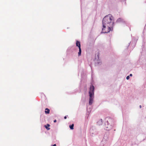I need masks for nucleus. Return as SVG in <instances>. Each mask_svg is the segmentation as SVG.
I'll return each mask as SVG.
<instances>
[{
  "mask_svg": "<svg viewBox=\"0 0 146 146\" xmlns=\"http://www.w3.org/2000/svg\"><path fill=\"white\" fill-rule=\"evenodd\" d=\"M66 116L64 117V119H66Z\"/></svg>",
  "mask_w": 146,
  "mask_h": 146,
  "instance_id": "18",
  "label": "nucleus"
},
{
  "mask_svg": "<svg viewBox=\"0 0 146 146\" xmlns=\"http://www.w3.org/2000/svg\"><path fill=\"white\" fill-rule=\"evenodd\" d=\"M132 76V74H130L129 75V76Z\"/></svg>",
  "mask_w": 146,
  "mask_h": 146,
  "instance_id": "15",
  "label": "nucleus"
},
{
  "mask_svg": "<svg viewBox=\"0 0 146 146\" xmlns=\"http://www.w3.org/2000/svg\"><path fill=\"white\" fill-rule=\"evenodd\" d=\"M91 111V108H87V115L88 114L89 115L90 113V112Z\"/></svg>",
  "mask_w": 146,
  "mask_h": 146,
  "instance_id": "11",
  "label": "nucleus"
},
{
  "mask_svg": "<svg viewBox=\"0 0 146 146\" xmlns=\"http://www.w3.org/2000/svg\"><path fill=\"white\" fill-rule=\"evenodd\" d=\"M95 63L97 65H100L101 64V62L100 60H97L95 62Z\"/></svg>",
  "mask_w": 146,
  "mask_h": 146,
  "instance_id": "8",
  "label": "nucleus"
},
{
  "mask_svg": "<svg viewBox=\"0 0 146 146\" xmlns=\"http://www.w3.org/2000/svg\"><path fill=\"white\" fill-rule=\"evenodd\" d=\"M47 126L46 125H45V127L47 129V130H49L50 129V128H48V127H49L50 126V125L48 124H47Z\"/></svg>",
  "mask_w": 146,
  "mask_h": 146,
  "instance_id": "13",
  "label": "nucleus"
},
{
  "mask_svg": "<svg viewBox=\"0 0 146 146\" xmlns=\"http://www.w3.org/2000/svg\"><path fill=\"white\" fill-rule=\"evenodd\" d=\"M53 146H56V144H54L53 145Z\"/></svg>",
  "mask_w": 146,
  "mask_h": 146,
  "instance_id": "17",
  "label": "nucleus"
},
{
  "mask_svg": "<svg viewBox=\"0 0 146 146\" xmlns=\"http://www.w3.org/2000/svg\"><path fill=\"white\" fill-rule=\"evenodd\" d=\"M114 21L111 15H108L106 16L102 20L103 28L102 33H107L113 29Z\"/></svg>",
  "mask_w": 146,
  "mask_h": 146,
  "instance_id": "1",
  "label": "nucleus"
},
{
  "mask_svg": "<svg viewBox=\"0 0 146 146\" xmlns=\"http://www.w3.org/2000/svg\"><path fill=\"white\" fill-rule=\"evenodd\" d=\"M94 87L93 85H91L90 88V91L89 92V95L90 94L91 96H94Z\"/></svg>",
  "mask_w": 146,
  "mask_h": 146,
  "instance_id": "4",
  "label": "nucleus"
},
{
  "mask_svg": "<svg viewBox=\"0 0 146 146\" xmlns=\"http://www.w3.org/2000/svg\"><path fill=\"white\" fill-rule=\"evenodd\" d=\"M54 122H56V119H55V120H54Z\"/></svg>",
  "mask_w": 146,
  "mask_h": 146,
  "instance_id": "16",
  "label": "nucleus"
},
{
  "mask_svg": "<svg viewBox=\"0 0 146 146\" xmlns=\"http://www.w3.org/2000/svg\"><path fill=\"white\" fill-rule=\"evenodd\" d=\"M76 46L78 47L79 48V52L78 53V56H80L81 55V49L80 47V42L78 41H77L76 42Z\"/></svg>",
  "mask_w": 146,
  "mask_h": 146,
  "instance_id": "5",
  "label": "nucleus"
},
{
  "mask_svg": "<svg viewBox=\"0 0 146 146\" xmlns=\"http://www.w3.org/2000/svg\"><path fill=\"white\" fill-rule=\"evenodd\" d=\"M49 112H50V110L49 109H48V108H46L45 109V113L48 114L49 113Z\"/></svg>",
  "mask_w": 146,
  "mask_h": 146,
  "instance_id": "10",
  "label": "nucleus"
},
{
  "mask_svg": "<svg viewBox=\"0 0 146 146\" xmlns=\"http://www.w3.org/2000/svg\"><path fill=\"white\" fill-rule=\"evenodd\" d=\"M106 122L104 123V129L107 131H109L113 127V120L112 118L108 117L106 118Z\"/></svg>",
  "mask_w": 146,
  "mask_h": 146,
  "instance_id": "2",
  "label": "nucleus"
},
{
  "mask_svg": "<svg viewBox=\"0 0 146 146\" xmlns=\"http://www.w3.org/2000/svg\"><path fill=\"white\" fill-rule=\"evenodd\" d=\"M90 133L92 136H94L98 133V131L96 127L92 126L90 129Z\"/></svg>",
  "mask_w": 146,
  "mask_h": 146,
  "instance_id": "3",
  "label": "nucleus"
},
{
  "mask_svg": "<svg viewBox=\"0 0 146 146\" xmlns=\"http://www.w3.org/2000/svg\"><path fill=\"white\" fill-rule=\"evenodd\" d=\"M139 107H140V108H141V106L140 105V106H139Z\"/></svg>",
  "mask_w": 146,
  "mask_h": 146,
  "instance_id": "19",
  "label": "nucleus"
},
{
  "mask_svg": "<svg viewBox=\"0 0 146 146\" xmlns=\"http://www.w3.org/2000/svg\"><path fill=\"white\" fill-rule=\"evenodd\" d=\"M103 121L102 119H100L97 122V124L99 125H100L102 124Z\"/></svg>",
  "mask_w": 146,
  "mask_h": 146,
  "instance_id": "7",
  "label": "nucleus"
},
{
  "mask_svg": "<svg viewBox=\"0 0 146 146\" xmlns=\"http://www.w3.org/2000/svg\"><path fill=\"white\" fill-rule=\"evenodd\" d=\"M123 19H122L121 18H119L117 19V20L116 22H123Z\"/></svg>",
  "mask_w": 146,
  "mask_h": 146,
  "instance_id": "9",
  "label": "nucleus"
},
{
  "mask_svg": "<svg viewBox=\"0 0 146 146\" xmlns=\"http://www.w3.org/2000/svg\"><path fill=\"white\" fill-rule=\"evenodd\" d=\"M74 126V125L73 124H72L71 125H69V127H70V129H73Z\"/></svg>",
  "mask_w": 146,
  "mask_h": 146,
  "instance_id": "12",
  "label": "nucleus"
},
{
  "mask_svg": "<svg viewBox=\"0 0 146 146\" xmlns=\"http://www.w3.org/2000/svg\"><path fill=\"white\" fill-rule=\"evenodd\" d=\"M94 98V96H91V94L89 95V105H90L92 104Z\"/></svg>",
  "mask_w": 146,
  "mask_h": 146,
  "instance_id": "6",
  "label": "nucleus"
},
{
  "mask_svg": "<svg viewBox=\"0 0 146 146\" xmlns=\"http://www.w3.org/2000/svg\"><path fill=\"white\" fill-rule=\"evenodd\" d=\"M129 76H127L126 77V79L127 80H129Z\"/></svg>",
  "mask_w": 146,
  "mask_h": 146,
  "instance_id": "14",
  "label": "nucleus"
}]
</instances>
